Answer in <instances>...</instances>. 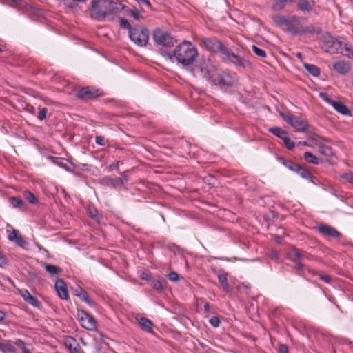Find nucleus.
<instances>
[{"instance_id": "64", "label": "nucleus", "mask_w": 353, "mask_h": 353, "mask_svg": "<svg viewBox=\"0 0 353 353\" xmlns=\"http://www.w3.org/2000/svg\"><path fill=\"white\" fill-rule=\"evenodd\" d=\"M204 310H205V311H206V312H208V311L210 310V305H209V304H208V303H205V304L204 305Z\"/></svg>"}, {"instance_id": "63", "label": "nucleus", "mask_w": 353, "mask_h": 353, "mask_svg": "<svg viewBox=\"0 0 353 353\" xmlns=\"http://www.w3.org/2000/svg\"><path fill=\"white\" fill-rule=\"evenodd\" d=\"M27 110L31 113H34V108L31 105H27Z\"/></svg>"}, {"instance_id": "58", "label": "nucleus", "mask_w": 353, "mask_h": 353, "mask_svg": "<svg viewBox=\"0 0 353 353\" xmlns=\"http://www.w3.org/2000/svg\"><path fill=\"white\" fill-rule=\"evenodd\" d=\"M118 179H121V186L123 185V183L128 181V176L125 175L123 173L121 174V176L117 177Z\"/></svg>"}, {"instance_id": "56", "label": "nucleus", "mask_w": 353, "mask_h": 353, "mask_svg": "<svg viewBox=\"0 0 353 353\" xmlns=\"http://www.w3.org/2000/svg\"><path fill=\"white\" fill-rule=\"evenodd\" d=\"M279 352L281 353H288V347L286 345L282 344L279 347Z\"/></svg>"}, {"instance_id": "62", "label": "nucleus", "mask_w": 353, "mask_h": 353, "mask_svg": "<svg viewBox=\"0 0 353 353\" xmlns=\"http://www.w3.org/2000/svg\"><path fill=\"white\" fill-rule=\"evenodd\" d=\"M6 316V314L4 312L0 310V322L3 321L5 319Z\"/></svg>"}, {"instance_id": "49", "label": "nucleus", "mask_w": 353, "mask_h": 353, "mask_svg": "<svg viewBox=\"0 0 353 353\" xmlns=\"http://www.w3.org/2000/svg\"><path fill=\"white\" fill-rule=\"evenodd\" d=\"M295 329H296L297 330H309L310 328L307 326V325L303 322H300V323H298L295 326H294Z\"/></svg>"}, {"instance_id": "11", "label": "nucleus", "mask_w": 353, "mask_h": 353, "mask_svg": "<svg viewBox=\"0 0 353 353\" xmlns=\"http://www.w3.org/2000/svg\"><path fill=\"white\" fill-rule=\"evenodd\" d=\"M201 43L209 50L216 53H220L221 57L225 47L219 40L214 38H203Z\"/></svg>"}, {"instance_id": "21", "label": "nucleus", "mask_w": 353, "mask_h": 353, "mask_svg": "<svg viewBox=\"0 0 353 353\" xmlns=\"http://www.w3.org/2000/svg\"><path fill=\"white\" fill-rule=\"evenodd\" d=\"M332 107L336 110L338 112L341 113L343 115H348L350 116V110L348 108L340 101H334L332 103Z\"/></svg>"}, {"instance_id": "35", "label": "nucleus", "mask_w": 353, "mask_h": 353, "mask_svg": "<svg viewBox=\"0 0 353 353\" xmlns=\"http://www.w3.org/2000/svg\"><path fill=\"white\" fill-rule=\"evenodd\" d=\"M269 132L281 139L285 136V134H286V133H288L280 127L276 126L270 128L269 129Z\"/></svg>"}, {"instance_id": "38", "label": "nucleus", "mask_w": 353, "mask_h": 353, "mask_svg": "<svg viewBox=\"0 0 353 353\" xmlns=\"http://www.w3.org/2000/svg\"><path fill=\"white\" fill-rule=\"evenodd\" d=\"M286 3L285 0H274L272 8L274 10H281L285 7Z\"/></svg>"}, {"instance_id": "45", "label": "nucleus", "mask_w": 353, "mask_h": 353, "mask_svg": "<svg viewBox=\"0 0 353 353\" xmlns=\"http://www.w3.org/2000/svg\"><path fill=\"white\" fill-rule=\"evenodd\" d=\"M14 242L21 248H25L27 244L26 241L23 239L21 234L18 236Z\"/></svg>"}, {"instance_id": "1", "label": "nucleus", "mask_w": 353, "mask_h": 353, "mask_svg": "<svg viewBox=\"0 0 353 353\" xmlns=\"http://www.w3.org/2000/svg\"><path fill=\"white\" fill-rule=\"evenodd\" d=\"M162 54L170 60L175 59L183 66L192 65L198 56L197 49L190 41H184L175 48L172 52H163Z\"/></svg>"}, {"instance_id": "60", "label": "nucleus", "mask_w": 353, "mask_h": 353, "mask_svg": "<svg viewBox=\"0 0 353 353\" xmlns=\"http://www.w3.org/2000/svg\"><path fill=\"white\" fill-rule=\"evenodd\" d=\"M135 1H137L138 3L145 5L149 8L151 7V4H150L149 0H135Z\"/></svg>"}, {"instance_id": "54", "label": "nucleus", "mask_w": 353, "mask_h": 353, "mask_svg": "<svg viewBox=\"0 0 353 353\" xmlns=\"http://www.w3.org/2000/svg\"><path fill=\"white\" fill-rule=\"evenodd\" d=\"M141 278L143 280L150 281L151 279V275L147 272H143L141 274Z\"/></svg>"}, {"instance_id": "37", "label": "nucleus", "mask_w": 353, "mask_h": 353, "mask_svg": "<svg viewBox=\"0 0 353 353\" xmlns=\"http://www.w3.org/2000/svg\"><path fill=\"white\" fill-rule=\"evenodd\" d=\"M307 270L309 272H311L314 274H317V273L315 272L314 270H311L309 268H307ZM318 275L319 276V279L326 283H330L332 281V277L328 274L321 273V274H318Z\"/></svg>"}, {"instance_id": "7", "label": "nucleus", "mask_w": 353, "mask_h": 353, "mask_svg": "<svg viewBox=\"0 0 353 353\" xmlns=\"http://www.w3.org/2000/svg\"><path fill=\"white\" fill-rule=\"evenodd\" d=\"M221 58L235 65L236 67L245 68L251 65V63L248 60L234 54L228 48L223 50Z\"/></svg>"}, {"instance_id": "43", "label": "nucleus", "mask_w": 353, "mask_h": 353, "mask_svg": "<svg viewBox=\"0 0 353 353\" xmlns=\"http://www.w3.org/2000/svg\"><path fill=\"white\" fill-rule=\"evenodd\" d=\"M152 286L158 292H161L163 289V284L159 280L154 279L152 281Z\"/></svg>"}, {"instance_id": "12", "label": "nucleus", "mask_w": 353, "mask_h": 353, "mask_svg": "<svg viewBox=\"0 0 353 353\" xmlns=\"http://www.w3.org/2000/svg\"><path fill=\"white\" fill-rule=\"evenodd\" d=\"M81 326L88 331H94L96 329V321L93 316L88 313L81 311L78 314Z\"/></svg>"}, {"instance_id": "36", "label": "nucleus", "mask_w": 353, "mask_h": 353, "mask_svg": "<svg viewBox=\"0 0 353 353\" xmlns=\"http://www.w3.org/2000/svg\"><path fill=\"white\" fill-rule=\"evenodd\" d=\"M281 139L287 149L292 150L294 148L295 143L289 138L288 133Z\"/></svg>"}, {"instance_id": "41", "label": "nucleus", "mask_w": 353, "mask_h": 353, "mask_svg": "<svg viewBox=\"0 0 353 353\" xmlns=\"http://www.w3.org/2000/svg\"><path fill=\"white\" fill-rule=\"evenodd\" d=\"M252 51L259 57H261L262 58H264L266 57V52L264 50L259 48V47L253 45L252 47Z\"/></svg>"}, {"instance_id": "24", "label": "nucleus", "mask_w": 353, "mask_h": 353, "mask_svg": "<svg viewBox=\"0 0 353 353\" xmlns=\"http://www.w3.org/2000/svg\"><path fill=\"white\" fill-rule=\"evenodd\" d=\"M301 32L300 34H314L317 33L319 34L321 32V28L319 27H316L314 26H309L307 27H301Z\"/></svg>"}, {"instance_id": "28", "label": "nucleus", "mask_w": 353, "mask_h": 353, "mask_svg": "<svg viewBox=\"0 0 353 353\" xmlns=\"http://www.w3.org/2000/svg\"><path fill=\"white\" fill-rule=\"evenodd\" d=\"M297 8L299 10L310 12L312 10V5L307 0H300L297 3Z\"/></svg>"}, {"instance_id": "19", "label": "nucleus", "mask_w": 353, "mask_h": 353, "mask_svg": "<svg viewBox=\"0 0 353 353\" xmlns=\"http://www.w3.org/2000/svg\"><path fill=\"white\" fill-rule=\"evenodd\" d=\"M21 295L28 303L34 307H39L40 302L35 297L32 296L28 290H25L21 291Z\"/></svg>"}, {"instance_id": "47", "label": "nucleus", "mask_w": 353, "mask_h": 353, "mask_svg": "<svg viewBox=\"0 0 353 353\" xmlns=\"http://www.w3.org/2000/svg\"><path fill=\"white\" fill-rule=\"evenodd\" d=\"M209 322L214 327H217L221 323V320L218 316H213L209 320Z\"/></svg>"}, {"instance_id": "30", "label": "nucleus", "mask_w": 353, "mask_h": 353, "mask_svg": "<svg viewBox=\"0 0 353 353\" xmlns=\"http://www.w3.org/2000/svg\"><path fill=\"white\" fill-rule=\"evenodd\" d=\"M219 281L225 292H229L231 290V287L228 282V278L226 274H219Z\"/></svg>"}, {"instance_id": "59", "label": "nucleus", "mask_w": 353, "mask_h": 353, "mask_svg": "<svg viewBox=\"0 0 353 353\" xmlns=\"http://www.w3.org/2000/svg\"><path fill=\"white\" fill-rule=\"evenodd\" d=\"M131 15L137 20H139L141 18V16L138 12V10H132Z\"/></svg>"}, {"instance_id": "32", "label": "nucleus", "mask_w": 353, "mask_h": 353, "mask_svg": "<svg viewBox=\"0 0 353 353\" xmlns=\"http://www.w3.org/2000/svg\"><path fill=\"white\" fill-rule=\"evenodd\" d=\"M304 68L312 76L318 77L320 74V69L312 64L305 63Z\"/></svg>"}, {"instance_id": "4", "label": "nucleus", "mask_w": 353, "mask_h": 353, "mask_svg": "<svg viewBox=\"0 0 353 353\" xmlns=\"http://www.w3.org/2000/svg\"><path fill=\"white\" fill-rule=\"evenodd\" d=\"M210 83L213 85H219L221 88L232 87L236 83V74L228 70L220 73L216 72Z\"/></svg>"}, {"instance_id": "6", "label": "nucleus", "mask_w": 353, "mask_h": 353, "mask_svg": "<svg viewBox=\"0 0 353 353\" xmlns=\"http://www.w3.org/2000/svg\"><path fill=\"white\" fill-rule=\"evenodd\" d=\"M130 39L139 46H145L149 39V31L145 28H134L129 33Z\"/></svg>"}, {"instance_id": "16", "label": "nucleus", "mask_w": 353, "mask_h": 353, "mask_svg": "<svg viewBox=\"0 0 353 353\" xmlns=\"http://www.w3.org/2000/svg\"><path fill=\"white\" fill-rule=\"evenodd\" d=\"M121 179L117 177L112 178L110 176H105L99 179V183L102 185L117 188L121 187Z\"/></svg>"}, {"instance_id": "52", "label": "nucleus", "mask_w": 353, "mask_h": 353, "mask_svg": "<svg viewBox=\"0 0 353 353\" xmlns=\"http://www.w3.org/2000/svg\"><path fill=\"white\" fill-rule=\"evenodd\" d=\"M319 95L322 99H323L325 101H326L327 103L330 104L332 106V103L335 101H333L331 99H330L328 96L325 93H320Z\"/></svg>"}, {"instance_id": "29", "label": "nucleus", "mask_w": 353, "mask_h": 353, "mask_svg": "<svg viewBox=\"0 0 353 353\" xmlns=\"http://www.w3.org/2000/svg\"><path fill=\"white\" fill-rule=\"evenodd\" d=\"M303 158L307 163H313L314 165H318L320 163V162H321V161L318 157L313 155L310 152H305L303 154Z\"/></svg>"}, {"instance_id": "17", "label": "nucleus", "mask_w": 353, "mask_h": 353, "mask_svg": "<svg viewBox=\"0 0 353 353\" xmlns=\"http://www.w3.org/2000/svg\"><path fill=\"white\" fill-rule=\"evenodd\" d=\"M74 295L80 298L85 303L92 305L94 302L90 300L88 297L87 292L80 286H77L76 288L72 290Z\"/></svg>"}, {"instance_id": "61", "label": "nucleus", "mask_w": 353, "mask_h": 353, "mask_svg": "<svg viewBox=\"0 0 353 353\" xmlns=\"http://www.w3.org/2000/svg\"><path fill=\"white\" fill-rule=\"evenodd\" d=\"M121 163V161H117V162H116V163H113L110 164V165H109L110 169H113V168H118V166H119V163Z\"/></svg>"}, {"instance_id": "46", "label": "nucleus", "mask_w": 353, "mask_h": 353, "mask_svg": "<svg viewBox=\"0 0 353 353\" xmlns=\"http://www.w3.org/2000/svg\"><path fill=\"white\" fill-rule=\"evenodd\" d=\"M19 234L20 233L17 230L13 229L8 234V238L9 241L14 242V241H15V239L18 237Z\"/></svg>"}, {"instance_id": "57", "label": "nucleus", "mask_w": 353, "mask_h": 353, "mask_svg": "<svg viewBox=\"0 0 353 353\" xmlns=\"http://www.w3.org/2000/svg\"><path fill=\"white\" fill-rule=\"evenodd\" d=\"M321 152L325 153V154H329V153H331L332 151H331V148L328 146H325V145H323L321 147Z\"/></svg>"}, {"instance_id": "22", "label": "nucleus", "mask_w": 353, "mask_h": 353, "mask_svg": "<svg viewBox=\"0 0 353 353\" xmlns=\"http://www.w3.org/2000/svg\"><path fill=\"white\" fill-rule=\"evenodd\" d=\"M295 172L299 174L302 178L305 179H310L312 183H315L313 179V177L311 175V173L307 169L302 167L301 165H298V168H296Z\"/></svg>"}, {"instance_id": "5", "label": "nucleus", "mask_w": 353, "mask_h": 353, "mask_svg": "<svg viewBox=\"0 0 353 353\" xmlns=\"http://www.w3.org/2000/svg\"><path fill=\"white\" fill-rule=\"evenodd\" d=\"M152 36L154 42L158 45L170 48L176 43V40L170 32L159 28H157L153 30Z\"/></svg>"}, {"instance_id": "55", "label": "nucleus", "mask_w": 353, "mask_h": 353, "mask_svg": "<svg viewBox=\"0 0 353 353\" xmlns=\"http://www.w3.org/2000/svg\"><path fill=\"white\" fill-rule=\"evenodd\" d=\"M277 214L274 211H271L268 214L265 215V218L267 219H275L276 218Z\"/></svg>"}, {"instance_id": "31", "label": "nucleus", "mask_w": 353, "mask_h": 353, "mask_svg": "<svg viewBox=\"0 0 353 353\" xmlns=\"http://www.w3.org/2000/svg\"><path fill=\"white\" fill-rule=\"evenodd\" d=\"M279 161L289 170L295 172L298 168L299 164L294 163L290 160H286L283 157L279 158Z\"/></svg>"}, {"instance_id": "50", "label": "nucleus", "mask_w": 353, "mask_h": 353, "mask_svg": "<svg viewBox=\"0 0 353 353\" xmlns=\"http://www.w3.org/2000/svg\"><path fill=\"white\" fill-rule=\"evenodd\" d=\"M95 142L97 145H101V146H103L105 145L106 143V141H105V139L104 137H102V136H97L95 137Z\"/></svg>"}, {"instance_id": "14", "label": "nucleus", "mask_w": 353, "mask_h": 353, "mask_svg": "<svg viewBox=\"0 0 353 353\" xmlns=\"http://www.w3.org/2000/svg\"><path fill=\"white\" fill-rule=\"evenodd\" d=\"M55 290L61 299H68V292L67 289V285L63 279H58L54 284Z\"/></svg>"}, {"instance_id": "13", "label": "nucleus", "mask_w": 353, "mask_h": 353, "mask_svg": "<svg viewBox=\"0 0 353 353\" xmlns=\"http://www.w3.org/2000/svg\"><path fill=\"white\" fill-rule=\"evenodd\" d=\"M316 228L318 232L325 237L339 239L342 236L341 233L334 228L328 225L321 224Z\"/></svg>"}, {"instance_id": "23", "label": "nucleus", "mask_w": 353, "mask_h": 353, "mask_svg": "<svg viewBox=\"0 0 353 353\" xmlns=\"http://www.w3.org/2000/svg\"><path fill=\"white\" fill-rule=\"evenodd\" d=\"M337 44L345 49V50L347 52L345 55L349 58L353 59V49L351 46L349 45L346 41L343 39L341 41H338Z\"/></svg>"}, {"instance_id": "9", "label": "nucleus", "mask_w": 353, "mask_h": 353, "mask_svg": "<svg viewBox=\"0 0 353 353\" xmlns=\"http://www.w3.org/2000/svg\"><path fill=\"white\" fill-rule=\"evenodd\" d=\"M102 92L93 87L86 86L79 89L75 94V97L82 101L93 100L102 95Z\"/></svg>"}, {"instance_id": "34", "label": "nucleus", "mask_w": 353, "mask_h": 353, "mask_svg": "<svg viewBox=\"0 0 353 353\" xmlns=\"http://www.w3.org/2000/svg\"><path fill=\"white\" fill-rule=\"evenodd\" d=\"M9 203L13 208H21L24 203L20 197L11 196L9 198Z\"/></svg>"}, {"instance_id": "39", "label": "nucleus", "mask_w": 353, "mask_h": 353, "mask_svg": "<svg viewBox=\"0 0 353 353\" xmlns=\"http://www.w3.org/2000/svg\"><path fill=\"white\" fill-rule=\"evenodd\" d=\"M24 195L26 198V199L30 203H32V204H35L38 202V200L37 199V197L35 196V195L32 193L30 191H26L24 192Z\"/></svg>"}, {"instance_id": "40", "label": "nucleus", "mask_w": 353, "mask_h": 353, "mask_svg": "<svg viewBox=\"0 0 353 353\" xmlns=\"http://www.w3.org/2000/svg\"><path fill=\"white\" fill-rule=\"evenodd\" d=\"M39 112L37 114V117L38 118V119H39L40 121H42L43 119H45L47 117V113L48 112V110L47 108H41L39 107Z\"/></svg>"}, {"instance_id": "27", "label": "nucleus", "mask_w": 353, "mask_h": 353, "mask_svg": "<svg viewBox=\"0 0 353 353\" xmlns=\"http://www.w3.org/2000/svg\"><path fill=\"white\" fill-rule=\"evenodd\" d=\"M14 343L21 349L22 353H32L31 345L26 344L23 341L17 339Z\"/></svg>"}, {"instance_id": "10", "label": "nucleus", "mask_w": 353, "mask_h": 353, "mask_svg": "<svg viewBox=\"0 0 353 353\" xmlns=\"http://www.w3.org/2000/svg\"><path fill=\"white\" fill-rule=\"evenodd\" d=\"M307 19L303 17L292 16L288 19V21L283 30L293 35L300 34L301 32L302 23H305Z\"/></svg>"}, {"instance_id": "20", "label": "nucleus", "mask_w": 353, "mask_h": 353, "mask_svg": "<svg viewBox=\"0 0 353 353\" xmlns=\"http://www.w3.org/2000/svg\"><path fill=\"white\" fill-rule=\"evenodd\" d=\"M289 256H292L294 259H296L297 260L300 261L301 259H310V255L303 250L296 248H292L290 253L289 254Z\"/></svg>"}, {"instance_id": "48", "label": "nucleus", "mask_w": 353, "mask_h": 353, "mask_svg": "<svg viewBox=\"0 0 353 353\" xmlns=\"http://www.w3.org/2000/svg\"><path fill=\"white\" fill-rule=\"evenodd\" d=\"M342 177L348 183L353 184V172H350L345 173L342 175Z\"/></svg>"}, {"instance_id": "42", "label": "nucleus", "mask_w": 353, "mask_h": 353, "mask_svg": "<svg viewBox=\"0 0 353 353\" xmlns=\"http://www.w3.org/2000/svg\"><path fill=\"white\" fill-rule=\"evenodd\" d=\"M289 259L295 263V268L297 270L301 271L303 270L305 266L303 263H302L300 261L297 260L296 259H294L292 256H289Z\"/></svg>"}, {"instance_id": "33", "label": "nucleus", "mask_w": 353, "mask_h": 353, "mask_svg": "<svg viewBox=\"0 0 353 353\" xmlns=\"http://www.w3.org/2000/svg\"><path fill=\"white\" fill-rule=\"evenodd\" d=\"M274 22L280 27H286L288 19H286L282 15H276L272 17Z\"/></svg>"}, {"instance_id": "3", "label": "nucleus", "mask_w": 353, "mask_h": 353, "mask_svg": "<svg viewBox=\"0 0 353 353\" xmlns=\"http://www.w3.org/2000/svg\"><path fill=\"white\" fill-rule=\"evenodd\" d=\"M195 76L206 79L209 83L215 77L217 72V67L211 60V58H203L193 69Z\"/></svg>"}, {"instance_id": "2", "label": "nucleus", "mask_w": 353, "mask_h": 353, "mask_svg": "<svg viewBox=\"0 0 353 353\" xmlns=\"http://www.w3.org/2000/svg\"><path fill=\"white\" fill-rule=\"evenodd\" d=\"M123 6L113 0H92L90 17L97 21H103L105 17L121 11Z\"/></svg>"}, {"instance_id": "18", "label": "nucleus", "mask_w": 353, "mask_h": 353, "mask_svg": "<svg viewBox=\"0 0 353 353\" xmlns=\"http://www.w3.org/2000/svg\"><path fill=\"white\" fill-rule=\"evenodd\" d=\"M136 321H137L140 328L142 330L152 331L154 327L153 323L150 319L141 315H137L136 316Z\"/></svg>"}, {"instance_id": "8", "label": "nucleus", "mask_w": 353, "mask_h": 353, "mask_svg": "<svg viewBox=\"0 0 353 353\" xmlns=\"http://www.w3.org/2000/svg\"><path fill=\"white\" fill-rule=\"evenodd\" d=\"M280 115L289 125L297 131L304 132L307 128V122L300 118L299 117L293 114H285L280 112Z\"/></svg>"}, {"instance_id": "26", "label": "nucleus", "mask_w": 353, "mask_h": 353, "mask_svg": "<svg viewBox=\"0 0 353 353\" xmlns=\"http://www.w3.org/2000/svg\"><path fill=\"white\" fill-rule=\"evenodd\" d=\"M44 268L46 271L52 276L58 275L62 272L61 268L52 264H46Z\"/></svg>"}, {"instance_id": "51", "label": "nucleus", "mask_w": 353, "mask_h": 353, "mask_svg": "<svg viewBox=\"0 0 353 353\" xmlns=\"http://www.w3.org/2000/svg\"><path fill=\"white\" fill-rule=\"evenodd\" d=\"M168 279L171 281L176 282L179 279V276L176 272H171L168 275Z\"/></svg>"}, {"instance_id": "53", "label": "nucleus", "mask_w": 353, "mask_h": 353, "mask_svg": "<svg viewBox=\"0 0 353 353\" xmlns=\"http://www.w3.org/2000/svg\"><path fill=\"white\" fill-rule=\"evenodd\" d=\"M90 216L93 219H97L98 212L96 209H89Z\"/></svg>"}, {"instance_id": "44", "label": "nucleus", "mask_w": 353, "mask_h": 353, "mask_svg": "<svg viewBox=\"0 0 353 353\" xmlns=\"http://www.w3.org/2000/svg\"><path fill=\"white\" fill-rule=\"evenodd\" d=\"M120 26L123 28H125L128 30V32H130V30H133L134 28L131 26L129 21L124 18L120 19Z\"/></svg>"}, {"instance_id": "15", "label": "nucleus", "mask_w": 353, "mask_h": 353, "mask_svg": "<svg viewBox=\"0 0 353 353\" xmlns=\"http://www.w3.org/2000/svg\"><path fill=\"white\" fill-rule=\"evenodd\" d=\"M352 68V65L349 61H339L333 64V69L340 74H347Z\"/></svg>"}, {"instance_id": "25", "label": "nucleus", "mask_w": 353, "mask_h": 353, "mask_svg": "<svg viewBox=\"0 0 353 353\" xmlns=\"http://www.w3.org/2000/svg\"><path fill=\"white\" fill-rule=\"evenodd\" d=\"M343 39H335L329 32H325L323 34V41L326 43L327 47H333L338 41H341Z\"/></svg>"}]
</instances>
